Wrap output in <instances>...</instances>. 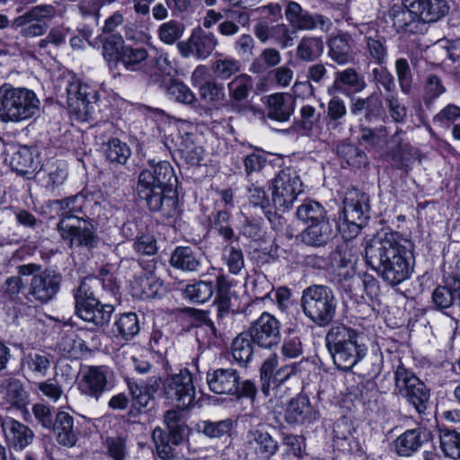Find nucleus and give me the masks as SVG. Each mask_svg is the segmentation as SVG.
<instances>
[{"instance_id": "50", "label": "nucleus", "mask_w": 460, "mask_h": 460, "mask_svg": "<svg viewBox=\"0 0 460 460\" xmlns=\"http://www.w3.org/2000/svg\"><path fill=\"white\" fill-rule=\"evenodd\" d=\"M232 20H225L218 24V32L225 37H232L239 32V25L245 26L250 21V16L247 13L242 11L230 12Z\"/></svg>"}, {"instance_id": "53", "label": "nucleus", "mask_w": 460, "mask_h": 460, "mask_svg": "<svg viewBox=\"0 0 460 460\" xmlns=\"http://www.w3.org/2000/svg\"><path fill=\"white\" fill-rule=\"evenodd\" d=\"M214 285L210 281H198L188 285L185 288V296L194 303H205L214 294Z\"/></svg>"}, {"instance_id": "1", "label": "nucleus", "mask_w": 460, "mask_h": 460, "mask_svg": "<svg viewBox=\"0 0 460 460\" xmlns=\"http://www.w3.org/2000/svg\"><path fill=\"white\" fill-rule=\"evenodd\" d=\"M367 264L388 285L394 287L410 279L414 257L410 241L396 232L380 231L366 242Z\"/></svg>"}, {"instance_id": "36", "label": "nucleus", "mask_w": 460, "mask_h": 460, "mask_svg": "<svg viewBox=\"0 0 460 460\" xmlns=\"http://www.w3.org/2000/svg\"><path fill=\"white\" fill-rule=\"evenodd\" d=\"M68 175L67 166L64 162H54L46 165L37 172L41 185L48 190L53 191L62 185Z\"/></svg>"}, {"instance_id": "46", "label": "nucleus", "mask_w": 460, "mask_h": 460, "mask_svg": "<svg viewBox=\"0 0 460 460\" xmlns=\"http://www.w3.org/2000/svg\"><path fill=\"white\" fill-rule=\"evenodd\" d=\"M252 341L249 333H240L232 343V355L240 365H247L253 356Z\"/></svg>"}, {"instance_id": "58", "label": "nucleus", "mask_w": 460, "mask_h": 460, "mask_svg": "<svg viewBox=\"0 0 460 460\" xmlns=\"http://www.w3.org/2000/svg\"><path fill=\"white\" fill-rule=\"evenodd\" d=\"M200 98L210 103H220L226 100L225 87L222 84L207 81L199 88Z\"/></svg>"}, {"instance_id": "10", "label": "nucleus", "mask_w": 460, "mask_h": 460, "mask_svg": "<svg viewBox=\"0 0 460 460\" xmlns=\"http://www.w3.org/2000/svg\"><path fill=\"white\" fill-rule=\"evenodd\" d=\"M69 112L75 119L91 121L97 110L98 93L95 89L79 80L70 82L66 86Z\"/></svg>"}, {"instance_id": "14", "label": "nucleus", "mask_w": 460, "mask_h": 460, "mask_svg": "<svg viewBox=\"0 0 460 460\" xmlns=\"http://www.w3.org/2000/svg\"><path fill=\"white\" fill-rule=\"evenodd\" d=\"M343 205L344 223L356 235L369 218V197L358 190H351L346 193Z\"/></svg>"}, {"instance_id": "18", "label": "nucleus", "mask_w": 460, "mask_h": 460, "mask_svg": "<svg viewBox=\"0 0 460 460\" xmlns=\"http://www.w3.org/2000/svg\"><path fill=\"white\" fill-rule=\"evenodd\" d=\"M388 17L397 32L418 33L422 27L411 0H402L399 4H394L388 11Z\"/></svg>"}, {"instance_id": "26", "label": "nucleus", "mask_w": 460, "mask_h": 460, "mask_svg": "<svg viewBox=\"0 0 460 460\" xmlns=\"http://www.w3.org/2000/svg\"><path fill=\"white\" fill-rule=\"evenodd\" d=\"M202 252L190 246H179L172 252L170 264L182 271H199L202 261Z\"/></svg>"}, {"instance_id": "38", "label": "nucleus", "mask_w": 460, "mask_h": 460, "mask_svg": "<svg viewBox=\"0 0 460 460\" xmlns=\"http://www.w3.org/2000/svg\"><path fill=\"white\" fill-rule=\"evenodd\" d=\"M163 289V281L151 272L137 277L132 286L133 296L140 299L155 298Z\"/></svg>"}, {"instance_id": "34", "label": "nucleus", "mask_w": 460, "mask_h": 460, "mask_svg": "<svg viewBox=\"0 0 460 460\" xmlns=\"http://www.w3.org/2000/svg\"><path fill=\"white\" fill-rule=\"evenodd\" d=\"M429 437L421 429H408L394 440V449L400 456H411L419 450L424 439Z\"/></svg>"}, {"instance_id": "45", "label": "nucleus", "mask_w": 460, "mask_h": 460, "mask_svg": "<svg viewBox=\"0 0 460 460\" xmlns=\"http://www.w3.org/2000/svg\"><path fill=\"white\" fill-rule=\"evenodd\" d=\"M296 217L306 224H314L327 220L324 208L317 201L305 200L296 209Z\"/></svg>"}, {"instance_id": "39", "label": "nucleus", "mask_w": 460, "mask_h": 460, "mask_svg": "<svg viewBox=\"0 0 460 460\" xmlns=\"http://www.w3.org/2000/svg\"><path fill=\"white\" fill-rule=\"evenodd\" d=\"M332 227L329 219L311 224L301 234L302 242L311 246H323L332 237Z\"/></svg>"}, {"instance_id": "29", "label": "nucleus", "mask_w": 460, "mask_h": 460, "mask_svg": "<svg viewBox=\"0 0 460 460\" xmlns=\"http://www.w3.org/2000/svg\"><path fill=\"white\" fill-rule=\"evenodd\" d=\"M49 429H52L57 442L64 447H73L77 440L74 418L66 411L56 413L55 421Z\"/></svg>"}, {"instance_id": "27", "label": "nucleus", "mask_w": 460, "mask_h": 460, "mask_svg": "<svg viewBox=\"0 0 460 460\" xmlns=\"http://www.w3.org/2000/svg\"><path fill=\"white\" fill-rule=\"evenodd\" d=\"M413 9L423 28L427 22H435L444 17L449 10L445 0H411Z\"/></svg>"}, {"instance_id": "43", "label": "nucleus", "mask_w": 460, "mask_h": 460, "mask_svg": "<svg viewBox=\"0 0 460 460\" xmlns=\"http://www.w3.org/2000/svg\"><path fill=\"white\" fill-rule=\"evenodd\" d=\"M323 52V42L321 38L303 37L296 50V58L304 62L317 59Z\"/></svg>"}, {"instance_id": "51", "label": "nucleus", "mask_w": 460, "mask_h": 460, "mask_svg": "<svg viewBox=\"0 0 460 460\" xmlns=\"http://www.w3.org/2000/svg\"><path fill=\"white\" fill-rule=\"evenodd\" d=\"M252 88V80L250 75L243 74L236 76L227 84L230 98L234 102L245 100Z\"/></svg>"}, {"instance_id": "7", "label": "nucleus", "mask_w": 460, "mask_h": 460, "mask_svg": "<svg viewBox=\"0 0 460 460\" xmlns=\"http://www.w3.org/2000/svg\"><path fill=\"white\" fill-rule=\"evenodd\" d=\"M17 273L24 277L31 276L27 294L31 302L47 304L59 292L62 276L55 270H41L40 265L28 263L18 266Z\"/></svg>"}, {"instance_id": "59", "label": "nucleus", "mask_w": 460, "mask_h": 460, "mask_svg": "<svg viewBox=\"0 0 460 460\" xmlns=\"http://www.w3.org/2000/svg\"><path fill=\"white\" fill-rule=\"evenodd\" d=\"M448 286H438L432 292V303L434 307L438 310H444L449 308L455 300V296L458 295L457 292L454 290V282Z\"/></svg>"}, {"instance_id": "8", "label": "nucleus", "mask_w": 460, "mask_h": 460, "mask_svg": "<svg viewBox=\"0 0 460 460\" xmlns=\"http://www.w3.org/2000/svg\"><path fill=\"white\" fill-rule=\"evenodd\" d=\"M207 384L211 392L217 394L234 395L237 398L254 399L257 387L251 380L241 382L239 373L234 368H217L207 373Z\"/></svg>"}, {"instance_id": "9", "label": "nucleus", "mask_w": 460, "mask_h": 460, "mask_svg": "<svg viewBox=\"0 0 460 460\" xmlns=\"http://www.w3.org/2000/svg\"><path fill=\"white\" fill-rule=\"evenodd\" d=\"M88 218L77 215L61 217L58 230L64 240L68 241L71 247L93 249L98 243L95 229Z\"/></svg>"}, {"instance_id": "13", "label": "nucleus", "mask_w": 460, "mask_h": 460, "mask_svg": "<svg viewBox=\"0 0 460 460\" xmlns=\"http://www.w3.org/2000/svg\"><path fill=\"white\" fill-rule=\"evenodd\" d=\"M56 14V8L51 4L36 5L23 14L16 17L12 27L21 28V35L25 38L39 37L45 34L49 29L46 22Z\"/></svg>"}, {"instance_id": "5", "label": "nucleus", "mask_w": 460, "mask_h": 460, "mask_svg": "<svg viewBox=\"0 0 460 460\" xmlns=\"http://www.w3.org/2000/svg\"><path fill=\"white\" fill-rule=\"evenodd\" d=\"M101 286L96 278L84 279L75 289V313L82 320L102 327L111 320L114 307L111 304H102L95 295V290Z\"/></svg>"}, {"instance_id": "48", "label": "nucleus", "mask_w": 460, "mask_h": 460, "mask_svg": "<svg viewBox=\"0 0 460 460\" xmlns=\"http://www.w3.org/2000/svg\"><path fill=\"white\" fill-rule=\"evenodd\" d=\"M439 447L444 456L452 459H460V432L440 429Z\"/></svg>"}, {"instance_id": "37", "label": "nucleus", "mask_w": 460, "mask_h": 460, "mask_svg": "<svg viewBox=\"0 0 460 460\" xmlns=\"http://www.w3.org/2000/svg\"><path fill=\"white\" fill-rule=\"evenodd\" d=\"M148 52L145 48L126 46L121 49L117 62L128 72H146Z\"/></svg>"}, {"instance_id": "41", "label": "nucleus", "mask_w": 460, "mask_h": 460, "mask_svg": "<svg viewBox=\"0 0 460 460\" xmlns=\"http://www.w3.org/2000/svg\"><path fill=\"white\" fill-rule=\"evenodd\" d=\"M53 357L45 352L31 351L22 361V366L34 377H44L50 368Z\"/></svg>"}, {"instance_id": "35", "label": "nucleus", "mask_w": 460, "mask_h": 460, "mask_svg": "<svg viewBox=\"0 0 460 460\" xmlns=\"http://www.w3.org/2000/svg\"><path fill=\"white\" fill-rule=\"evenodd\" d=\"M0 393L4 401L18 410L26 407L29 402V394L25 391L22 383L16 378H6L0 385Z\"/></svg>"}, {"instance_id": "57", "label": "nucleus", "mask_w": 460, "mask_h": 460, "mask_svg": "<svg viewBox=\"0 0 460 460\" xmlns=\"http://www.w3.org/2000/svg\"><path fill=\"white\" fill-rule=\"evenodd\" d=\"M248 199L254 208H261L265 216L270 219V216L273 212L271 211L270 202L267 193L261 186H259L257 183H252L248 188Z\"/></svg>"}, {"instance_id": "30", "label": "nucleus", "mask_w": 460, "mask_h": 460, "mask_svg": "<svg viewBox=\"0 0 460 460\" xmlns=\"http://www.w3.org/2000/svg\"><path fill=\"white\" fill-rule=\"evenodd\" d=\"M295 111V100L285 93H274L267 100V116L270 119L286 122Z\"/></svg>"}, {"instance_id": "16", "label": "nucleus", "mask_w": 460, "mask_h": 460, "mask_svg": "<svg viewBox=\"0 0 460 460\" xmlns=\"http://www.w3.org/2000/svg\"><path fill=\"white\" fill-rule=\"evenodd\" d=\"M164 392L166 398L172 400L177 408L190 407L195 397L190 373L185 370L168 376L164 383Z\"/></svg>"}, {"instance_id": "33", "label": "nucleus", "mask_w": 460, "mask_h": 460, "mask_svg": "<svg viewBox=\"0 0 460 460\" xmlns=\"http://www.w3.org/2000/svg\"><path fill=\"white\" fill-rule=\"evenodd\" d=\"M57 204L60 206V208L66 210L62 214V217L70 216V215H77L83 214L84 217L90 219L91 216H94L95 212H90L89 210L93 209V207L98 208L100 204L97 201H94L93 197H85L82 194H77L75 196H70L65 199L57 200Z\"/></svg>"}, {"instance_id": "54", "label": "nucleus", "mask_w": 460, "mask_h": 460, "mask_svg": "<svg viewBox=\"0 0 460 460\" xmlns=\"http://www.w3.org/2000/svg\"><path fill=\"white\" fill-rule=\"evenodd\" d=\"M326 112L328 128H337L348 112L345 102L339 96H333L327 103Z\"/></svg>"}, {"instance_id": "28", "label": "nucleus", "mask_w": 460, "mask_h": 460, "mask_svg": "<svg viewBox=\"0 0 460 460\" xmlns=\"http://www.w3.org/2000/svg\"><path fill=\"white\" fill-rule=\"evenodd\" d=\"M173 141L175 142V146L181 159H183L186 164L190 166H198L200 164L204 156V149L202 146L195 145L191 133L178 130Z\"/></svg>"}, {"instance_id": "32", "label": "nucleus", "mask_w": 460, "mask_h": 460, "mask_svg": "<svg viewBox=\"0 0 460 460\" xmlns=\"http://www.w3.org/2000/svg\"><path fill=\"white\" fill-rule=\"evenodd\" d=\"M345 87L352 89L357 93L365 89L366 83L355 68L349 67L344 70L337 71L334 74L333 83L328 87L327 93L329 95H332L336 93H345Z\"/></svg>"}, {"instance_id": "44", "label": "nucleus", "mask_w": 460, "mask_h": 460, "mask_svg": "<svg viewBox=\"0 0 460 460\" xmlns=\"http://www.w3.org/2000/svg\"><path fill=\"white\" fill-rule=\"evenodd\" d=\"M336 152L340 158L352 167L360 168L367 164L365 151L354 144L341 142L336 147Z\"/></svg>"}, {"instance_id": "47", "label": "nucleus", "mask_w": 460, "mask_h": 460, "mask_svg": "<svg viewBox=\"0 0 460 460\" xmlns=\"http://www.w3.org/2000/svg\"><path fill=\"white\" fill-rule=\"evenodd\" d=\"M234 423V421L231 418L217 421L201 420L197 424V429L208 438H219L230 433Z\"/></svg>"}, {"instance_id": "15", "label": "nucleus", "mask_w": 460, "mask_h": 460, "mask_svg": "<svg viewBox=\"0 0 460 460\" xmlns=\"http://www.w3.org/2000/svg\"><path fill=\"white\" fill-rule=\"evenodd\" d=\"M281 323L271 314L264 312L249 328V336L252 342L263 349H271L281 341Z\"/></svg>"}, {"instance_id": "40", "label": "nucleus", "mask_w": 460, "mask_h": 460, "mask_svg": "<svg viewBox=\"0 0 460 460\" xmlns=\"http://www.w3.org/2000/svg\"><path fill=\"white\" fill-rule=\"evenodd\" d=\"M328 48L329 58L338 65H346L353 59L350 38L347 34L332 37Z\"/></svg>"}, {"instance_id": "25", "label": "nucleus", "mask_w": 460, "mask_h": 460, "mask_svg": "<svg viewBox=\"0 0 460 460\" xmlns=\"http://www.w3.org/2000/svg\"><path fill=\"white\" fill-rule=\"evenodd\" d=\"M8 162L17 174L30 177L38 167V154L27 146H17L12 151Z\"/></svg>"}, {"instance_id": "42", "label": "nucleus", "mask_w": 460, "mask_h": 460, "mask_svg": "<svg viewBox=\"0 0 460 460\" xmlns=\"http://www.w3.org/2000/svg\"><path fill=\"white\" fill-rule=\"evenodd\" d=\"M140 330L138 317L135 313L119 315L113 324L112 332L117 337L125 341L131 340Z\"/></svg>"}, {"instance_id": "56", "label": "nucleus", "mask_w": 460, "mask_h": 460, "mask_svg": "<svg viewBox=\"0 0 460 460\" xmlns=\"http://www.w3.org/2000/svg\"><path fill=\"white\" fill-rule=\"evenodd\" d=\"M241 70V64L238 60L225 57L215 60L212 64L214 75L222 80L230 78Z\"/></svg>"}, {"instance_id": "60", "label": "nucleus", "mask_w": 460, "mask_h": 460, "mask_svg": "<svg viewBox=\"0 0 460 460\" xmlns=\"http://www.w3.org/2000/svg\"><path fill=\"white\" fill-rule=\"evenodd\" d=\"M153 440L158 456L162 460H173L175 457L174 449L170 446L171 440L167 433L161 428L156 427L153 430Z\"/></svg>"}, {"instance_id": "63", "label": "nucleus", "mask_w": 460, "mask_h": 460, "mask_svg": "<svg viewBox=\"0 0 460 460\" xmlns=\"http://www.w3.org/2000/svg\"><path fill=\"white\" fill-rule=\"evenodd\" d=\"M107 455L112 460H125L128 456L127 439L121 436L108 437L105 440Z\"/></svg>"}, {"instance_id": "12", "label": "nucleus", "mask_w": 460, "mask_h": 460, "mask_svg": "<svg viewBox=\"0 0 460 460\" xmlns=\"http://www.w3.org/2000/svg\"><path fill=\"white\" fill-rule=\"evenodd\" d=\"M303 191V183L297 172L290 168L281 170L272 182L271 198L274 208L281 212L289 210Z\"/></svg>"}, {"instance_id": "21", "label": "nucleus", "mask_w": 460, "mask_h": 460, "mask_svg": "<svg viewBox=\"0 0 460 460\" xmlns=\"http://www.w3.org/2000/svg\"><path fill=\"white\" fill-rule=\"evenodd\" d=\"M285 14L288 22L297 30L311 31L315 29L317 25L322 30H327L331 24L330 20L323 15L316 14L313 16L294 1L288 2Z\"/></svg>"}, {"instance_id": "64", "label": "nucleus", "mask_w": 460, "mask_h": 460, "mask_svg": "<svg viewBox=\"0 0 460 460\" xmlns=\"http://www.w3.org/2000/svg\"><path fill=\"white\" fill-rule=\"evenodd\" d=\"M184 27L177 21L163 23L158 30L159 39L165 44H172L183 34Z\"/></svg>"}, {"instance_id": "2", "label": "nucleus", "mask_w": 460, "mask_h": 460, "mask_svg": "<svg viewBox=\"0 0 460 460\" xmlns=\"http://www.w3.org/2000/svg\"><path fill=\"white\" fill-rule=\"evenodd\" d=\"M177 182L171 164L161 161L141 171L137 192L150 211L160 212L166 217H172L178 210Z\"/></svg>"}, {"instance_id": "49", "label": "nucleus", "mask_w": 460, "mask_h": 460, "mask_svg": "<svg viewBox=\"0 0 460 460\" xmlns=\"http://www.w3.org/2000/svg\"><path fill=\"white\" fill-rule=\"evenodd\" d=\"M58 346L64 355L73 358H79L89 351L85 341L75 332L65 335Z\"/></svg>"}, {"instance_id": "31", "label": "nucleus", "mask_w": 460, "mask_h": 460, "mask_svg": "<svg viewBox=\"0 0 460 460\" xmlns=\"http://www.w3.org/2000/svg\"><path fill=\"white\" fill-rule=\"evenodd\" d=\"M332 266L342 279H350L355 275L356 257L348 245L338 246L330 254Z\"/></svg>"}, {"instance_id": "22", "label": "nucleus", "mask_w": 460, "mask_h": 460, "mask_svg": "<svg viewBox=\"0 0 460 460\" xmlns=\"http://www.w3.org/2000/svg\"><path fill=\"white\" fill-rule=\"evenodd\" d=\"M3 434L7 446L14 450H24L34 440L33 430L12 417L4 418Z\"/></svg>"}, {"instance_id": "3", "label": "nucleus", "mask_w": 460, "mask_h": 460, "mask_svg": "<svg viewBox=\"0 0 460 460\" xmlns=\"http://www.w3.org/2000/svg\"><path fill=\"white\" fill-rule=\"evenodd\" d=\"M325 345L336 367L345 372L350 371L367 352L362 333L341 323L328 330Z\"/></svg>"}, {"instance_id": "62", "label": "nucleus", "mask_w": 460, "mask_h": 460, "mask_svg": "<svg viewBox=\"0 0 460 460\" xmlns=\"http://www.w3.org/2000/svg\"><path fill=\"white\" fill-rule=\"evenodd\" d=\"M278 356L270 355L267 358L261 367V391L266 395H270L271 381L278 366Z\"/></svg>"}, {"instance_id": "23", "label": "nucleus", "mask_w": 460, "mask_h": 460, "mask_svg": "<svg viewBox=\"0 0 460 460\" xmlns=\"http://www.w3.org/2000/svg\"><path fill=\"white\" fill-rule=\"evenodd\" d=\"M349 111L356 117L363 116L367 122L375 121L385 115L383 102L376 93L365 98L351 99Z\"/></svg>"}, {"instance_id": "61", "label": "nucleus", "mask_w": 460, "mask_h": 460, "mask_svg": "<svg viewBox=\"0 0 460 460\" xmlns=\"http://www.w3.org/2000/svg\"><path fill=\"white\" fill-rule=\"evenodd\" d=\"M358 129L360 133L359 140L368 146L375 147L386 141L388 133L385 126L370 128L360 125Z\"/></svg>"}, {"instance_id": "55", "label": "nucleus", "mask_w": 460, "mask_h": 460, "mask_svg": "<svg viewBox=\"0 0 460 460\" xmlns=\"http://www.w3.org/2000/svg\"><path fill=\"white\" fill-rule=\"evenodd\" d=\"M366 53L367 58L374 62L385 64L387 58L385 40L382 37H366Z\"/></svg>"}, {"instance_id": "19", "label": "nucleus", "mask_w": 460, "mask_h": 460, "mask_svg": "<svg viewBox=\"0 0 460 460\" xmlns=\"http://www.w3.org/2000/svg\"><path fill=\"white\" fill-rule=\"evenodd\" d=\"M217 45L218 40L214 33L199 31L193 33L187 42H179L177 48L184 58L195 56L204 59L212 54Z\"/></svg>"}, {"instance_id": "17", "label": "nucleus", "mask_w": 460, "mask_h": 460, "mask_svg": "<svg viewBox=\"0 0 460 460\" xmlns=\"http://www.w3.org/2000/svg\"><path fill=\"white\" fill-rule=\"evenodd\" d=\"M243 447L249 460H269L279 449L277 440L269 432L259 429L247 431Z\"/></svg>"}, {"instance_id": "24", "label": "nucleus", "mask_w": 460, "mask_h": 460, "mask_svg": "<svg viewBox=\"0 0 460 460\" xmlns=\"http://www.w3.org/2000/svg\"><path fill=\"white\" fill-rule=\"evenodd\" d=\"M318 419L306 395L299 394L291 399L285 411V420L290 424L311 423Z\"/></svg>"}, {"instance_id": "20", "label": "nucleus", "mask_w": 460, "mask_h": 460, "mask_svg": "<svg viewBox=\"0 0 460 460\" xmlns=\"http://www.w3.org/2000/svg\"><path fill=\"white\" fill-rule=\"evenodd\" d=\"M108 368L104 366H88L83 371L79 382L82 394L99 399L108 385Z\"/></svg>"}, {"instance_id": "6", "label": "nucleus", "mask_w": 460, "mask_h": 460, "mask_svg": "<svg viewBox=\"0 0 460 460\" xmlns=\"http://www.w3.org/2000/svg\"><path fill=\"white\" fill-rule=\"evenodd\" d=\"M300 304L305 315L321 327L328 325L336 314L337 299L332 288L324 285L305 288Z\"/></svg>"}, {"instance_id": "52", "label": "nucleus", "mask_w": 460, "mask_h": 460, "mask_svg": "<svg viewBox=\"0 0 460 460\" xmlns=\"http://www.w3.org/2000/svg\"><path fill=\"white\" fill-rule=\"evenodd\" d=\"M130 155L129 146L118 138L111 139L106 146V158L112 164H125Z\"/></svg>"}, {"instance_id": "11", "label": "nucleus", "mask_w": 460, "mask_h": 460, "mask_svg": "<svg viewBox=\"0 0 460 460\" xmlns=\"http://www.w3.org/2000/svg\"><path fill=\"white\" fill-rule=\"evenodd\" d=\"M394 381L395 388L401 396L405 398L418 413H425L430 396L426 385L403 366L397 367Z\"/></svg>"}, {"instance_id": "4", "label": "nucleus", "mask_w": 460, "mask_h": 460, "mask_svg": "<svg viewBox=\"0 0 460 460\" xmlns=\"http://www.w3.org/2000/svg\"><path fill=\"white\" fill-rule=\"evenodd\" d=\"M40 101L28 88L4 84L0 87V120L4 123L21 122L40 111Z\"/></svg>"}]
</instances>
